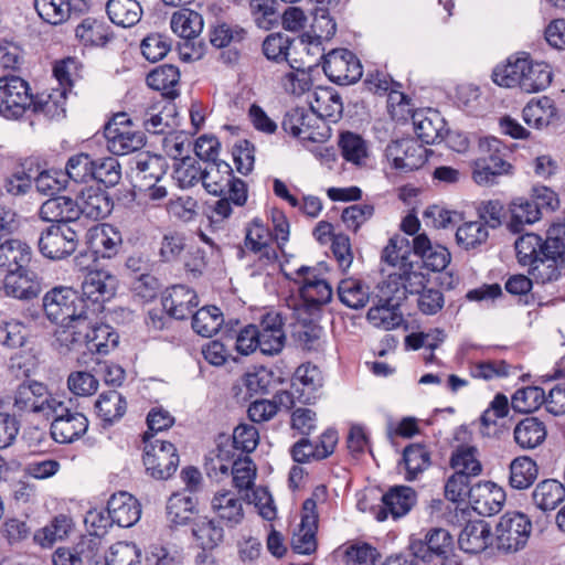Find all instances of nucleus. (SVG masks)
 Returning <instances> with one entry per match:
<instances>
[{
	"label": "nucleus",
	"instance_id": "nucleus-38",
	"mask_svg": "<svg viewBox=\"0 0 565 565\" xmlns=\"http://www.w3.org/2000/svg\"><path fill=\"white\" fill-rule=\"evenodd\" d=\"M196 504V499L185 491L172 493L167 502L169 522L174 525H185L193 521Z\"/></svg>",
	"mask_w": 565,
	"mask_h": 565
},
{
	"label": "nucleus",
	"instance_id": "nucleus-1",
	"mask_svg": "<svg viewBox=\"0 0 565 565\" xmlns=\"http://www.w3.org/2000/svg\"><path fill=\"white\" fill-rule=\"evenodd\" d=\"M552 75L547 63L534 61L529 54L522 53L510 56L505 64L495 66L492 79L502 87H519L525 93H536L550 86Z\"/></svg>",
	"mask_w": 565,
	"mask_h": 565
},
{
	"label": "nucleus",
	"instance_id": "nucleus-11",
	"mask_svg": "<svg viewBox=\"0 0 565 565\" xmlns=\"http://www.w3.org/2000/svg\"><path fill=\"white\" fill-rule=\"evenodd\" d=\"M32 104L33 95L26 81L14 75L0 78V116L19 119Z\"/></svg>",
	"mask_w": 565,
	"mask_h": 565
},
{
	"label": "nucleus",
	"instance_id": "nucleus-29",
	"mask_svg": "<svg viewBox=\"0 0 565 565\" xmlns=\"http://www.w3.org/2000/svg\"><path fill=\"white\" fill-rule=\"evenodd\" d=\"M40 216L52 224L78 225V209L75 200L68 196H53L42 203Z\"/></svg>",
	"mask_w": 565,
	"mask_h": 565
},
{
	"label": "nucleus",
	"instance_id": "nucleus-62",
	"mask_svg": "<svg viewBox=\"0 0 565 565\" xmlns=\"http://www.w3.org/2000/svg\"><path fill=\"white\" fill-rule=\"evenodd\" d=\"M95 160L87 153L81 152L68 158L65 164V177L75 183H87L94 179Z\"/></svg>",
	"mask_w": 565,
	"mask_h": 565
},
{
	"label": "nucleus",
	"instance_id": "nucleus-28",
	"mask_svg": "<svg viewBox=\"0 0 565 565\" xmlns=\"http://www.w3.org/2000/svg\"><path fill=\"white\" fill-rule=\"evenodd\" d=\"M211 507L216 516L230 529L237 526L244 520L243 501L230 490L216 492Z\"/></svg>",
	"mask_w": 565,
	"mask_h": 565
},
{
	"label": "nucleus",
	"instance_id": "nucleus-16",
	"mask_svg": "<svg viewBox=\"0 0 565 565\" xmlns=\"http://www.w3.org/2000/svg\"><path fill=\"white\" fill-rule=\"evenodd\" d=\"M60 397L50 394L42 383H23L15 391L13 406L19 412H31L46 417L53 407V401H58Z\"/></svg>",
	"mask_w": 565,
	"mask_h": 565
},
{
	"label": "nucleus",
	"instance_id": "nucleus-22",
	"mask_svg": "<svg viewBox=\"0 0 565 565\" xmlns=\"http://www.w3.org/2000/svg\"><path fill=\"white\" fill-rule=\"evenodd\" d=\"M110 521L120 527H130L141 515V507L135 497L126 491L114 493L107 502Z\"/></svg>",
	"mask_w": 565,
	"mask_h": 565
},
{
	"label": "nucleus",
	"instance_id": "nucleus-18",
	"mask_svg": "<svg viewBox=\"0 0 565 565\" xmlns=\"http://www.w3.org/2000/svg\"><path fill=\"white\" fill-rule=\"evenodd\" d=\"M505 501V492L491 481H482L470 488L469 503L480 515H493L501 511Z\"/></svg>",
	"mask_w": 565,
	"mask_h": 565
},
{
	"label": "nucleus",
	"instance_id": "nucleus-43",
	"mask_svg": "<svg viewBox=\"0 0 565 565\" xmlns=\"http://www.w3.org/2000/svg\"><path fill=\"white\" fill-rule=\"evenodd\" d=\"M106 12L114 24L130 28L140 21L142 9L137 0H109Z\"/></svg>",
	"mask_w": 565,
	"mask_h": 565
},
{
	"label": "nucleus",
	"instance_id": "nucleus-7",
	"mask_svg": "<svg viewBox=\"0 0 565 565\" xmlns=\"http://www.w3.org/2000/svg\"><path fill=\"white\" fill-rule=\"evenodd\" d=\"M278 249L273 233L260 218L256 217L245 226L244 248L238 253L241 258L250 253L256 256L259 268L265 269L276 265Z\"/></svg>",
	"mask_w": 565,
	"mask_h": 565
},
{
	"label": "nucleus",
	"instance_id": "nucleus-26",
	"mask_svg": "<svg viewBox=\"0 0 565 565\" xmlns=\"http://www.w3.org/2000/svg\"><path fill=\"white\" fill-rule=\"evenodd\" d=\"M414 130L418 139L426 145L443 140L446 132V121L439 111L428 108L412 114Z\"/></svg>",
	"mask_w": 565,
	"mask_h": 565
},
{
	"label": "nucleus",
	"instance_id": "nucleus-14",
	"mask_svg": "<svg viewBox=\"0 0 565 565\" xmlns=\"http://www.w3.org/2000/svg\"><path fill=\"white\" fill-rule=\"evenodd\" d=\"M324 74L339 85H350L358 82L363 74L359 58L347 49L332 50L323 56Z\"/></svg>",
	"mask_w": 565,
	"mask_h": 565
},
{
	"label": "nucleus",
	"instance_id": "nucleus-33",
	"mask_svg": "<svg viewBox=\"0 0 565 565\" xmlns=\"http://www.w3.org/2000/svg\"><path fill=\"white\" fill-rule=\"evenodd\" d=\"M75 202L78 218L82 215L90 220L104 218L110 213L113 206L106 192L93 188L84 189Z\"/></svg>",
	"mask_w": 565,
	"mask_h": 565
},
{
	"label": "nucleus",
	"instance_id": "nucleus-64",
	"mask_svg": "<svg viewBox=\"0 0 565 565\" xmlns=\"http://www.w3.org/2000/svg\"><path fill=\"white\" fill-rule=\"evenodd\" d=\"M248 31L235 23L223 22L217 24L211 34V43L218 49L243 43Z\"/></svg>",
	"mask_w": 565,
	"mask_h": 565
},
{
	"label": "nucleus",
	"instance_id": "nucleus-34",
	"mask_svg": "<svg viewBox=\"0 0 565 565\" xmlns=\"http://www.w3.org/2000/svg\"><path fill=\"white\" fill-rule=\"evenodd\" d=\"M491 542V527L483 520L466 524L458 537L459 547L469 554L484 551Z\"/></svg>",
	"mask_w": 565,
	"mask_h": 565
},
{
	"label": "nucleus",
	"instance_id": "nucleus-55",
	"mask_svg": "<svg viewBox=\"0 0 565 565\" xmlns=\"http://www.w3.org/2000/svg\"><path fill=\"white\" fill-rule=\"evenodd\" d=\"M75 35L85 45L103 46L109 41L108 26L94 18L84 19L76 26Z\"/></svg>",
	"mask_w": 565,
	"mask_h": 565
},
{
	"label": "nucleus",
	"instance_id": "nucleus-23",
	"mask_svg": "<svg viewBox=\"0 0 565 565\" xmlns=\"http://www.w3.org/2000/svg\"><path fill=\"white\" fill-rule=\"evenodd\" d=\"M384 288V286L381 287L383 297L380 298L379 303L369 309L366 318L375 328L393 330L404 322L403 313L399 310L401 297H385Z\"/></svg>",
	"mask_w": 565,
	"mask_h": 565
},
{
	"label": "nucleus",
	"instance_id": "nucleus-27",
	"mask_svg": "<svg viewBox=\"0 0 565 565\" xmlns=\"http://www.w3.org/2000/svg\"><path fill=\"white\" fill-rule=\"evenodd\" d=\"M415 499V492L409 487L399 486L392 488L382 497V505L376 512L377 521L386 520L388 514L394 519L405 515L414 505Z\"/></svg>",
	"mask_w": 565,
	"mask_h": 565
},
{
	"label": "nucleus",
	"instance_id": "nucleus-10",
	"mask_svg": "<svg viewBox=\"0 0 565 565\" xmlns=\"http://www.w3.org/2000/svg\"><path fill=\"white\" fill-rule=\"evenodd\" d=\"M79 231V225H50L39 237L40 253L50 259H63L72 255L77 248Z\"/></svg>",
	"mask_w": 565,
	"mask_h": 565
},
{
	"label": "nucleus",
	"instance_id": "nucleus-46",
	"mask_svg": "<svg viewBox=\"0 0 565 565\" xmlns=\"http://www.w3.org/2000/svg\"><path fill=\"white\" fill-rule=\"evenodd\" d=\"M511 217L508 227L513 233L523 231L525 224H533L541 218L539 207L529 199L518 198L510 204Z\"/></svg>",
	"mask_w": 565,
	"mask_h": 565
},
{
	"label": "nucleus",
	"instance_id": "nucleus-58",
	"mask_svg": "<svg viewBox=\"0 0 565 565\" xmlns=\"http://www.w3.org/2000/svg\"><path fill=\"white\" fill-rule=\"evenodd\" d=\"M93 558L90 542H81L73 548L58 547L53 554L54 565H89Z\"/></svg>",
	"mask_w": 565,
	"mask_h": 565
},
{
	"label": "nucleus",
	"instance_id": "nucleus-56",
	"mask_svg": "<svg viewBox=\"0 0 565 565\" xmlns=\"http://www.w3.org/2000/svg\"><path fill=\"white\" fill-rule=\"evenodd\" d=\"M450 465L455 472L462 473L468 478L476 477L481 472V463L477 458V448L469 445H461L452 452Z\"/></svg>",
	"mask_w": 565,
	"mask_h": 565
},
{
	"label": "nucleus",
	"instance_id": "nucleus-9",
	"mask_svg": "<svg viewBox=\"0 0 565 565\" xmlns=\"http://www.w3.org/2000/svg\"><path fill=\"white\" fill-rule=\"evenodd\" d=\"M282 129L301 141L323 142L328 139V126L315 111L295 107L285 114Z\"/></svg>",
	"mask_w": 565,
	"mask_h": 565
},
{
	"label": "nucleus",
	"instance_id": "nucleus-42",
	"mask_svg": "<svg viewBox=\"0 0 565 565\" xmlns=\"http://www.w3.org/2000/svg\"><path fill=\"white\" fill-rule=\"evenodd\" d=\"M95 407L104 426H110L125 415L127 402L119 392L110 390L99 395Z\"/></svg>",
	"mask_w": 565,
	"mask_h": 565
},
{
	"label": "nucleus",
	"instance_id": "nucleus-13",
	"mask_svg": "<svg viewBox=\"0 0 565 565\" xmlns=\"http://www.w3.org/2000/svg\"><path fill=\"white\" fill-rule=\"evenodd\" d=\"M532 523L521 512H507L500 518L495 529L497 547L504 552H516L522 548L531 534Z\"/></svg>",
	"mask_w": 565,
	"mask_h": 565
},
{
	"label": "nucleus",
	"instance_id": "nucleus-60",
	"mask_svg": "<svg viewBox=\"0 0 565 565\" xmlns=\"http://www.w3.org/2000/svg\"><path fill=\"white\" fill-rule=\"evenodd\" d=\"M288 63L291 71L281 77V87L289 95L301 96L312 86L310 73L305 67L296 65V61H288Z\"/></svg>",
	"mask_w": 565,
	"mask_h": 565
},
{
	"label": "nucleus",
	"instance_id": "nucleus-41",
	"mask_svg": "<svg viewBox=\"0 0 565 565\" xmlns=\"http://www.w3.org/2000/svg\"><path fill=\"white\" fill-rule=\"evenodd\" d=\"M557 116L554 102L548 97L531 100L522 110L523 120L533 128L547 127Z\"/></svg>",
	"mask_w": 565,
	"mask_h": 565
},
{
	"label": "nucleus",
	"instance_id": "nucleus-5",
	"mask_svg": "<svg viewBox=\"0 0 565 565\" xmlns=\"http://www.w3.org/2000/svg\"><path fill=\"white\" fill-rule=\"evenodd\" d=\"M202 185L212 195H230L236 206L247 201L246 183L235 178L232 167L225 161H211L203 167Z\"/></svg>",
	"mask_w": 565,
	"mask_h": 565
},
{
	"label": "nucleus",
	"instance_id": "nucleus-2",
	"mask_svg": "<svg viewBox=\"0 0 565 565\" xmlns=\"http://www.w3.org/2000/svg\"><path fill=\"white\" fill-rule=\"evenodd\" d=\"M43 309L47 319L57 324H86L89 315L96 311L76 290L63 286L54 287L44 295Z\"/></svg>",
	"mask_w": 565,
	"mask_h": 565
},
{
	"label": "nucleus",
	"instance_id": "nucleus-40",
	"mask_svg": "<svg viewBox=\"0 0 565 565\" xmlns=\"http://www.w3.org/2000/svg\"><path fill=\"white\" fill-rule=\"evenodd\" d=\"M31 260V248L19 239H7L0 243V267L20 270L26 268Z\"/></svg>",
	"mask_w": 565,
	"mask_h": 565
},
{
	"label": "nucleus",
	"instance_id": "nucleus-39",
	"mask_svg": "<svg viewBox=\"0 0 565 565\" xmlns=\"http://www.w3.org/2000/svg\"><path fill=\"white\" fill-rule=\"evenodd\" d=\"M86 350L100 355L108 354L118 344V334L108 324L93 326L88 319V329L85 330Z\"/></svg>",
	"mask_w": 565,
	"mask_h": 565
},
{
	"label": "nucleus",
	"instance_id": "nucleus-25",
	"mask_svg": "<svg viewBox=\"0 0 565 565\" xmlns=\"http://www.w3.org/2000/svg\"><path fill=\"white\" fill-rule=\"evenodd\" d=\"M7 295L18 299H33L41 291V282L35 271L28 267L20 270L9 269L3 279Z\"/></svg>",
	"mask_w": 565,
	"mask_h": 565
},
{
	"label": "nucleus",
	"instance_id": "nucleus-8",
	"mask_svg": "<svg viewBox=\"0 0 565 565\" xmlns=\"http://www.w3.org/2000/svg\"><path fill=\"white\" fill-rule=\"evenodd\" d=\"M527 273L536 284L558 280L565 274V237L548 236L544 254L534 260Z\"/></svg>",
	"mask_w": 565,
	"mask_h": 565
},
{
	"label": "nucleus",
	"instance_id": "nucleus-57",
	"mask_svg": "<svg viewBox=\"0 0 565 565\" xmlns=\"http://www.w3.org/2000/svg\"><path fill=\"white\" fill-rule=\"evenodd\" d=\"M515 252L521 266H533L534 260L545 252V241L533 233L522 235L515 242Z\"/></svg>",
	"mask_w": 565,
	"mask_h": 565
},
{
	"label": "nucleus",
	"instance_id": "nucleus-6",
	"mask_svg": "<svg viewBox=\"0 0 565 565\" xmlns=\"http://www.w3.org/2000/svg\"><path fill=\"white\" fill-rule=\"evenodd\" d=\"M326 497L327 489L321 486L316 488L312 495L302 503L301 521L291 539V547L295 553L309 555L317 550L316 534L319 521L317 508L319 502H324Z\"/></svg>",
	"mask_w": 565,
	"mask_h": 565
},
{
	"label": "nucleus",
	"instance_id": "nucleus-45",
	"mask_svg": "<svg viewBox=\"0 0 565 565\" xmlns=\"http://www.w3.org/2000/svg\"><path fill=\"white\" fill-rule=\"evenodd\" d=\"M537 476L539 467L527 456L516 457L510 463L509 484L515 490L530 488L537 479Z\"/></svg>",
	"mask_w": 565,
	"mask_h": 565
},
{
	"label": "nucleus",
	"instance_id": "nucleus-61",
	"mask_svg": "<svg viewBox=\"0 0 565 565\" xmlns=\"http://www.w3.org/2000/svg\"><path fill=\"white\" fill-rule=\"evenodd\" d=\"M488 236V230L480 221L465 222L456 231L457 244L466 250L484 244Z\"/></svg>",
	"mask_w": 565,
	"mask_h": 565
},
{
	"label": "nucleus",
	"instance_id": "nucleus-20",
	"mask_svg": "<svg viewBox=\"0 0 565 565\" xmlns=\"http://www.w3.org/2000/svg\"><path fill=\"white\" fill-rule=\"evenodd\" d=\"M117 284V278L108 270H90L82 282V297L94 305L105 302L115 296Z\"/></svg>",
	"mask_w": 565,
	"mask_h": 565
},
{
	"label": "nucleus",
	"instance_id": "nucleus-30",
	"mask_svg": "<svg viewBox=\"0 0 565 565\" xmlns=\"http://www.w3.org/2000/svg\"><path fill=\"white\" fill-rule=\"evenodd\" d=\"M413 250L422 258L424 266L433 271L444 270L451 259L450 253L445 246L433 245L424 233L413 238Z\"/></svg>",
	"mask_w": 565,
	"mask_h": 565
},
{
	"label": "nucleus",
	"instance_id": "nucleus-12",
	"mask_svg": "<svg viewBox=\"0 0 565 565\" xmlns=\"http://www.w3.org/2000/svg\"><path fill=\"white\" fill-rule=\"evenodd\" d=\"M143 465L147 472L158 480L171 477L179 466V455L173 444L160 439L149 440L145 434Z\"/></svg>",
	"mask_w": 565,
	"mask_h": 565
},
{
	"label": "nucleus",
	"instance_id": "nucleus-47",
	"mask_svg": "<svg viewBox=\"0 0 565 565\" xmlns=\"http://www.w3.org/2000/svg\"><path fill=\"white\" fill-rule=\"evenodd\" d=\"M88 239L90 248L104 258L114 256L121 242L120 235L109 225L92 228Z\"/></svg>",
	"mask_w": 565,
	"mask_h": 565
},
{
	"label": "nucleus",
	"instance_id": "nucleus-3",
	"mask_svg": "<svg viewBox=\"0 0 565 565\" xmlns=\"http://www.w3.org/2000/svg\"><path fill=\"white\" fill-rule=\"evenodd\" d=\"M481 157L473 164V180L480 185H492L497 178L512 173L511 150L498 138L487 137L479 143Z\"/></svg>",
	"mask_w": 565,
	"mask_h": 565
},
{
	"label": "nucleus",
	"instance_id": "nucleus-4",
	"mask_svg": "<svg viewBox=\"0 0 565 565\" xmlns=\"http://www.w3.org/2000/svg\"><path fill=\"white\" fill-rule=\"evenodd\" d=\"M46 417H52L50 431L58 444L74 443L88 429V419L77 409L73 398L61 396L58 401H53V407Z\"/></svg>",
	"mask_w": 565,
	"mask_h": 565
},
{
	"label": "nucleus",
	"instance_id": "nucleus-44",
	"mask_svg": "<svg viewBox=\"0 0 565 565\" xmlns=\"http://www.w3.org/2000/svg\"><path fill=\"white\" fill-rule=\"evenodd\" d=\"M300 297L303 306L309 311H315L331 300L332 288L324 279L305 278L300 287Z\"/></svg>",
	"mask_w": 565,
	"mask_h": 565
},
{
	"label": "nucleus",
	"instance_id": "nucleus-52",
	"mask_svg": "<svg viewBox=\"0 0 565 565\" xmlns=\"http://www.w3.org/2000/svg\"><path fill=\"white\" fill-rule=\"evenodd\" d=\"M338 295L341 302L347 307L360 309L367 303L370 290L362 281L354 278H348L340 281Z\"/></svg>",
	"mask_w": 565,
	"mask_h": 565
},
{
	"label": "nucleus",
	"instance_id": "nucleus-48",
	"mask_svg": "<svg viewBox=\"0 0 565 565\" xmlns=\"http://www.w3.org/2000/svg\"><path fill=\"white\" fill-rule=\"evenodd\" d=\"M511 369V364L505 360H469L467 363L469 375L483 381L507 377L510 375Z\"/></svg>",
	"mask_w": 565,
	"mask_h": 565
},
{
	"label": "nucleus",
	"instance_id": "nucleus-35",
	"mask_svg": "<svg viewBox=\"0 0 565 565\" xmlns=\"http://www.w3.org/2000/svg\"><path fill=\"white\" fill-rule=\"evenodd\" d=\"M309 109L315 111L322 120L324 118L335 121L343 111L340 95L332 88L319 87L312 93Z\"/></svg>",
	"mask_w": 565,
	"mask_h": 565
},
{
	"label": "nucleus",
	"instance_id": "nucleus-24",
	"mask_svg": "<svg viewBox=\"0 0 565 565\" xmlns=\"http://www.w3.org/2000/svg\"><path fill=\"white\" fill-rule=\"evenodd\" d=\"M322 381L321 371L316 365L307 363L298 366L291 381L297 401L301 404L313 403L322 387Z\"/></svg>",
	"mask_w": 565,
	"mask_h": 565
},
{
	"label": "nucleus",
	"instance_id": "nucleus-50",
	"mask_svg": "<svg viewBox=\"0 0 565 565\" xmlns=\"http://www.w3.org/2000/svg\"><path fill=\"white\" fill-rule=\"evenodd\" d=\"M171 29L180 38L190 40L196 38L203 30V18L193 10L183 9L174 12L171 18Z\"/></svg>",
	"mask_w": 565,
	"mask_h": 565
},
{
	"label": "nucleus",
	"instance_id": "nucleus-37",
	"mask_svg": "<svg viewBox=\"0 0 565 565\" xmlns=\"http://www.w3.org/2000/svg\"><path fill=\"white\" fill-rule=\"evenodd\" d=\"M532 500L541 511H553L565 500V487L555 479H545L534 488Z\"/></svg>",
	"mask_w": 565,
	"mask_h": 565
},
{
	"label": "nucleus",
	"instance_id": "nucleus-17",
	"mask_svg": "<svg viewBox=\"0 0 565 565\" xmlns=\"http://www.w3.org/2000/svg\"><path fill=\"white\" fill-rule=\"evenodd\" d=\"M413 556L423 563H428L454 550V540L450 533L441 527L430 529L423 540H412L409 544Z\"/></svg>",
	"mask_w": 565,
	"mask_h": 565
},
{
	"label": "nucleus",
	"instance_id": "nucleus-59",
	"mask_svg": "<svg viewBox=\"0 0 565 565\" xmlns=\"http://www.w3.org/2000/svg\"><path fill=\"white\" fill-rule=\"evenodd\" d=\"M545 391L540 386L518 388L511 397V406L518 413H532L544 405Z\"/></svg>",
	"mask_w": 565,
	"mask_h": 565
},
{
	"label": "nucleus",
	"instance_id": "nucleus-63",
	"mask_svg": "<svg viewBox=\"0 0 565 565\" xmlns=\"http://www.w3.org/2000/svg\"><path fill=\"white\" fill-rule=\"evenodd\" d=\"M34 8L39 17L50 24H61L71 13L68 0H34Z\"/></svg>",
	"mask_w": 565,
	"mask_h": 565
},
{
	"label": "nucleus",
	"instance_id": "nucleus-32",
	"mask_svg": "<svg viewBox=\"0 0 565 565\" xmlns=\"http://www.w3.org/2000/svg\"><path fill=\"white\" fill-rule=\"evenodd\" d=\"M547 436L546 425L534 416L521 419L513 429V439L523 450L535 449L541 446Z\"/></svg>",
	"mask_w": 565,
	"mask_h": 565
},
{
	"label": "nucleus",
	"instance_id": "nucleus-49",
	"mask_svg": "<svg viewBox=\"0 0 565 565\" xmlns=\"http://www.w3.org/2000/svg\"><path fill=\"white\" fill-rule=\"evenodd\" d=\"M405 479L413 481L430 466V452L422 444H412L403 451Z\"/></svg>",
	"mask_w": 565,
	"mask_h": 565
},
{
	"label": "nucleus",
	"instance_id": "nucleus-15",
	"mask_svg": "<svg viewBox=\"0 0 565 565\" xmlns=\"http://www.w3.org/2000/svg\"><path fill=\"white\" fill-rule=\"evenodd\" d=\"M385 156L392 168L405 173L419 169L427 160L426 149L412 138L392 141Z\"/></svg>",
	"mask_w": 565,
	"mask_h": 565
},
{
	"label": "nucleus",
	"instance_id": "nucleus-21",
	"mask_svg": "<svg viewBox=\"0 0 565 565\" xmlns=\"http://www.w3.org/2000/svg\"><path fill=\"white\" fill-rule=\"evenodd\" d=\"M108 150L116 156H125L137 151L145 145V135L134 131L130 127H117V119L105 127Z\"/></svg>",
	"mask_w": 565,
	"mask_h": 565
},
{
	"label": "nucleus",
	"instance_id": "nucleus-51",
	"mask_svg": "<svg viewBox=\"0 0 565 565\" xmlns=\"http://www.w3.org/2000/svg\"><path fill=\"white\" fill-rule=\"evenodd\" d=\"M179 68L172 64L160 65L147 75L149 87L161 90L163 95L171 97L175 95V86L179 84Z\"/></svg>",
	"mask_w": 565,
	"mask_h": 565
},
{
	"label": "nucleus",
	"instance_id": "nucleus-19",
	"mask_svg": "<svg viewBox=\"0 0 565 565\" xmlns=\"http://www.w3.org/2000/svg\"><path fill=\"white\" fill-rule=\"evenodd\" d=\"M284 322L279 313H266L257 326L259 351L266 355L278 354L286 341Z\"/></svg>",
	"mask_w": 565,
	"mask_h": 565
},
{
	"label": "nucleus",
	"instance_id": "nucleus-31",
	"mask_svg": "<svg viewBox=\"0 0 565 565\" xmlns=\"http://www.w3.org/2000/svg\"><path fill=\"white\" fill-rule=\"evenodd\" d=\"M198 306L195 291L184 285L173 286L162 300L163 310L174 319H185Z\"/></svg>",
	"mask_w": 565,
	"mask_h": 565
},
{
	"label": "nucleus",
	"instance_id": "nucleus-53",
	"mask_svg": "<svg viewBox=\"0 0 565 565\" xmlns=\"http://www.w3.org/2000/svg\"><path fill=\"white\" fill-rule=\"evenodd\" d=\"M32 180V169L28 167V161L20 160L13 164L10 173L6 177L3 186L10 195H24L30 191Z\"/></svg>",
	"mask_w": 565,
	"mask_h": 565
},
{
	"label": "nucleus",
	"instance_id": "nucleus-36",
	"mask_svg": "<svg viewBox=\"0 0 565 565\" xmlns=\"http://www.w3.org/2000/svg\"><path fill=\"white\" fill-rule=\"evenodd\" d=\"M191 531L196 544L203 551L215 548L224 540L223 527L207 516H195Z\"/></svg>",
	"mask_w": 565,
	"mask_h": 565
},
{
	"label": "nucleus",
	"instance_id": "nucleus-54",
	"mask_svg": "<svg viewBox=\"0 0 565 565\" xmlns=\"http://www.w3.org/2000/svg\"><path fill=\"white\" fill-rule=\"evenodd\" d=\"M223 322V315L215 306L203 307L192 316V329L205 338L215 334Z\"/></svg>",
	"mask_w": 565,
	"mask_h": 565
}]
</instances>
